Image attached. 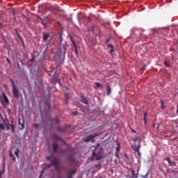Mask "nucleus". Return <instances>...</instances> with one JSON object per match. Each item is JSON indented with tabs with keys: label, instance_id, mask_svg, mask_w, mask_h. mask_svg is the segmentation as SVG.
Wrapping results in <instances>:
<instances>
[{
	"label": "nucleus",
	"instance_id": "obj_1",
	"mask_svg": "<svg viewBox=\"0 0 178 178\" xmlns=\"http://www.w3.org/2000/svg\"><path fill=\"white\" fill-rule=\"evenodd\" d=\"M98 147H99V143L97 144L92 152V159L95 161H99L102 158V155L101 154V153H97V149H98Z\"/></svg>",
	"mask_w": 178,
	"mask_h": 178
},
{
	"label": "nucleus",
	"instance_id": "obj_2",
	"mask_svg": "<svg viewBox=\"0 0 178 178\" xmlns=\"http://www.w3.org/2000/svg\"><path fill=\"white\" fill-rule=\"evenodd\" d=\"M47 159L51 161V165L56 168V170H59V161L58 159L54 158L52 156H48Z\"/></svg>",
	"mask_w": 178,
	"mask_h": 178
},
{
	"label": "nucleus",
	"instance_id": "obj_3",
	"mask_svg": "<svg viewBox=\"0 0 178 178\" xmlns=\"http://www.w3.org/2000/svg\"><path fill=\"white\" fill-rule=\"evenodd\" d=\"M12 90L13 97H15V98H17V99H19L20 98V95H22L19 89H17V88H14L12 89Z\"/></svg>",
	"mask_w": 178,
	"mask_h": 178
},
{
	"label": "nucleus",
	"instance_id": "obj_4",
	"mask_svg": "<svg viewBox=\"0 0 178 178\" xmlns=\"http://www.w3.org/2000/svg\"><path fill=\"white\" fill-rule=\"evenodd\" d=\"M66 175L65 178H73V175H76V170L74 169H70L66 172Z\"/></svg>",
	"mask_w": 178,
	"mask_h": 178
},
{
	"label": "nucleus",
	"instance_id": "obj_5",
	"mask_svg": "<svg viewBox=\"0 0 178 178\" xmlns=\"http://www.w3.org/2000/svg\"><path fill=\"white\" fill-rule=\"evenodd\" d=\"M98 136L97 134H95L94 135H89L86 138H84L85 143H88V141H92L95 137Z\"/></svg>",
	"mask_w": 178,
	"mask_h": 178
},
{
	"label": "nucleus",
	"instance_id": "obj_6",
	"mask_svg": "<svg viewBox=\"0 0 178 178\" xmlns=\"http://www.w3.org/2000/svg\"><path fill=\"white\" fill-rule=\"evenodd\" d=\"M132 149H134V151H135V152H138V151H140V148H141V145H140V144H135L131 146Z\"/></svg>",
	"mask_w": 178,
	"mask_h": 178
},
{
	"label": "nucleus",
	"instance_id": "obj_7",
	"mask_svg": "<svg viewBox=\"0 0 178 178\" xmlns=\"http://www.w3.org/2000/svg\"><path fill=\"white\" fill-rule=\"evenodd\" d=\"M165 161H167V162L169 163L170 166H177L176 162L172 161L170 160V158L167 157V158L165 159Z\"/></svg>",
	"mask_w": 178,
	"mask_h": 178
},
{
	"label": "nucleus",
	"instance_id": "obj_8",
	"mask_svg": "<svg viewBox=\"0 0 178 178\" xmlns=\"http://www.w3.org/2000/svg\"><path fill=\"white\" fill-rule=\"evenodd\" d=\"M2 95H3V100L4 101L5 104H6L7 105L9 104V99L8 98V96H6V95H5V92H2Z\"/></svg>",
	"mask_w": 178,
	"mask_h": 178
},
{
	"label": "nucleus",
	"instance_id": "obj_9",
	"mask_svg": "<svg viewBox=\"0 0 178 178\" xmlns=\"http://www.w3.org/2000/svg\"><path fill=\"white\" fill-rule=\"evenodd\" d=\"M81 102L85 105H88V100L87 99L86 97L81 96Z\"/></svg>",
	"mask_w": 178,
	"mask_h": 178
},
{
	"label": "nucleus",
	"instance_id": "obj_10",
	"mask_svg": "<svg viewBox=\"0 0 178 178\" xmlns=\"http://www.w3.org/2000/svg\"><path fill=\"white\" fill-rule=\"evenodd\" d=\"M5 173V157L3 156V170L0 171V177H2V175Z\"/></svg>",
	"mask_w": 178,
	"mask_h": 178
},
{
	"label": "nucleus",
	"instance_id": "obj_11",
	"mask_svg": "<svg viewBox=\"0 0 178 178\" xmlns=\"http://www.w3.org/2000/svg\"><path fill=\"white\" fill-rule=\"evenodd\" d=\"M50 106H49V102H46L44 103V112H49Z\"/></svg>",
	"mask_w": 178,
	"mask_h": 178
},
{
	"label": "nucleus",
	"instance_id": "obj_12",
	"mask_svg": "<svg viewBox=\"0 0 178 178\" xmlns=\"http://www.w3.org/2000/svg\"><path fill=\"white\" fill-rule=\"evenodd\" d=\"M108 48H111L110 49V54H111V55H113V52H115V49L113 47V44H108L107 45Z\"/></svg>",
	"mask_w": 178,
	"mask_h": 178
},
{
	"label": "nucleus",
	"instance_id": "obj_13",
	"mask_svg": "<svg viewBox=\"0 0 178 178\" xmlns=\"http://www.w3.org/2000/svg\"><path fill=\"white\" fill-rule=\"evenodd\" d=\"M15 34L19 38L22 45H24V40H23V39L22 38V36H20V34H19V32L17 31V29H15Z\"/></svg>",
	"mask_w": 178,
	"mask_h": 178
},
{
	"label": "nucleus",
	"instance_id": "obj_14",
	"mask_svg": "<svg viewBox=\"0 0 178 178\" xmlns=\"http://www.w3.org/2000/svg\"><path fill=\"white\" fill-rule=\"evenodd\" d=\"M140 140H141V137L137 136V137H136V138H134V142L136 144H137V143H138V144H140Z\"/></svg>",
	"mask_w": 178,
	"mask_h": 178
},
{
	"label": "nucleus",
	"instance_id": "obj_15",
	"mask_svg": "<svg viewBox=\"0 0 178 178\" xmlns=\"http://www.w3.org/2000/svg\"><path fill=\"white\" fill-rule=\"evenodd\" d=\"M49 33H43V41H48Z\"/></svg>",
	"mask_w": 178,
	"mask_h": 178
},
{
	"label": "nucleus",
	"instance_id": "obj_16",
	"mask_svg": "<svg viewBox=\"0 0 178 178\" xmlns=\"http://www.w3.org/2000/svg\"><path fill=\"white\" fill-rule=\"evenodd\" d=\"M52 148H53V152H56V151H58V144L53 143Z\"/></svg>",
	"mask_w": 178,
	"mask_h": 178
},
{
	"label": "nucleus",
	"instance_id": "obj_17",
	"mask_svg": "<svg viewBox=\"0 0 178 178\" xmlns=\"http://www.w3.org/2000/svg\"><path fill=\"white\" fill-rule=\"evenodd\" d=\"M106 87H107V95H111V86H109V83H106Z\"/></svg>",
	"mask_w": 178,
	"mask_h": 178
},
{
	"label": "nucleus",
	"instance_id": "obj_18",
	"mask_svg": "<svg viewBox=\"0 0 178 178\" xmlns=\"http://www.w3.org/2000/svg\"><path fill=\"white\" fill-rule=\"evenodd\" d=\"M10 127H11V131L12 133H15V124H13V121H11V124H10Z\"/></svg>",
	"mask_w": 178,
	"mask_h": 178
},
{
	"label": "nucleus",
	"instance_id": "obj_19",
	"mask_svg": "<svg viewBox=\"0 0 178 178\" xmlns=\"http://www.w3.org/2000/svg\"><path fill=\"white\" fill-rule=\"evenodd\" d=\"M131 177L132 178H137V177H138L137 175H136V171L134 170V169L131 170Z\"/></svg>",
	"mask_w": 178,
	"mask_h": 178
},
{
	"label": "nucleus",
	"instance_id": "obj_20",
	"mask_svg": "<svg viewBox=\"0 0 178 178\" xmlns=\"http://www.w3.org/2000/svg\"><path fill=\"white\" fill-rule=\"evenodd\" d=\"M78 19L80 20V19L83 17H86V14L85 13H79L77 16Z\"/></svg>",
	"mask_w": 178,
	"mask_h": 178
},
{
	"label": "nucleus",
	"instance_id": "obj_21",
	"mask_svg": "<svg viewBox=\"0 0 178 178\" xmlns=\"http://www.w3.org/2000/svg\"><path fill=\"white\" fill-rule=\"evenodd\" d=\"M116 152H120V143L117 142V147L115 148Z\"/></svg>",
	"mask_w": 178,
	"mask_h": 178
},
{
	"label": "nucleus",
	"instance_id": "obj_22",
	"mask_svg": "<svg viewBox=\"0 0 178 178\" xmlns=\"http://www.w3.org/2000/svg\"><path fill=\"white\" fill-rule=\"evenodd\" d=\"M70 41L72 44L74 45V48H76V42H74V40L73 39V37L70 36Z\"/></svg>",
	"mask_w": 178,
	"mask_h": 178
},
{
	"label": "nucleus",
	"instance_id": "obj_23",
	"mask_svg": "<svg viewBox=\"0 0 178 178\" xmlns=\"http://www.w3.org/2000/svg\"><path fill=\"white\" fill-rule=\"evenodd\" d=\"M164 65L165 66H166L167 67H170V63L169 61L165 60L164 61Z\"/></svg>",
	"mask_w": 178,
	"mask_h": 178
},
{
	"label": "nucleus",
	"instance_id": "obj_24",
	"mask_svg": "<svg viewBox=\"0 0 178 178\" xmlns=\"http://www.w3.org/2000/svg\"><path fill=\"white\" fill-rule=\"evenodd\" d=\"M10 81H11L12 89L16 88L17 87L15 85V81H13V79H11Z\"/></svg>",
	"mask_w": 178,
	"mask_h": 178
},
{
	"label": "nucleus",
	"instance_id": "obj_25",
	"mask_svg": "<svg viewBox=\"0 0 178 178\" xmlns=\"http://www.w3.org/2000/svg\"><path fill=\"white\" fill-rule=\"evenodd\" d=\"M19 124L21 126V127H19V130H23V129H24V124L20 123V120H19Z\"/></svg>",
	"mask_w": 178,
	"mask_h": 178
},
{
	"label": "nucleus",
	"instance_id": "obj_26",
	"mask_svg": "<svg viewBox=\"0 0 178 178\" xmlns=\"http://www.w3.org/2000/svg\"><path fill=\"white\" fill-rule=\"evenodd\" d=\"M68 161H70L71 162H74V157L73 156H69L67 158Z\"/></svg>",
	"mask_w": 178,
	"mask_h": 178
},
{
	"label": "nucleus",
	"instance_id": "obj_27",
	"mask_svg": "<svg viewBox=\"0 0 178 178\" xmlns=\"http://www.w3.org/2000/svg\"><path fill=\"white\" fill-rule=\"evenodd\" d=\"M65 103L69 104V98H67V93L65 94Z\"/></svg>",
	"mask_w": 178,
	"mask_h": 178
},
{
	"label": "nucleus",
	"instance_id": "obj_28",
	"mask_svg": "<svg viewBox=\"0 0 178 178\" xmlns=\"http://www.w3.org/2000/svg\"><path fill=\"white\" fill-rule=\"evenodd\" d=\"M3 123H4L5 126H8L9 121L8 120V119H4L3 120Z\"/></svg>",
	"mask_w": 178,
	"mask_h": 178
},
{
	"label": "nucleus",
	"instance_id": "obj_29",
	"mask_svg": "<svg viewBox=\"0 0 178 178\" xmlns=\"http://www.w3.org/2000/svg\"><path fill=\"white\" fill-rule=\"evenodd\" d=\"M74 51L76 56H79V51H77V45L74 47Z\"/></svg>",
	"mask_w": 178,
	"mask_h": 178
},
{
	"label": "nucleus",
	"instance_id": "obj_30",
	"mask_svg": "<svg viewBox=\"0 0 178 178\" xmlns=\"http://www.w3.org/2000/svg\"><path fill=\"white\" fill-rule=\"evenodd\" d=\"M10 156L11 158H13V161H16V158H15V155H13V154L11 153V152H10Z\"/></svg>",
	"mask_w": 178,
	"mask_h": 178
},
{
	"label": "nucleus",
	"instance_id": "obj_31",
	"mask_svg": "<svg viewBox=\"0 0 178 178\" xmlns=\"http://www.w3.org/2000/svg\"><path fill=\"white\" fill-rule=\"evenodd\" d=\"M95 84H96V87H97L98 88H99V87H102V85H101V83L99 82H97Z\"/></svg>",
	"mask_w": 178,
	"mask_h": 178
},
{
	"label": "nucleus",
	"instance_id": "obj_32",
	"mask_svg": "<svg viewBox=\"0 0 178 178\" xmlns=\"http://www.w3.org/2000/svg\"><path fill=\"white\" fill-rule=\"evenodd\" d=\"M0 129L1 130H5V125H3V124H0Z\"/></svg>",
	"mask_w": 178,
	"mask_h": 178
},
{
	"label": "nucleus",
	"instance_id": "obj_33",
	"mask_svg": "<svg viewBox=\"0 0 178 178\" xmlns=\"http://www.w3.org/2000/svg\"><path fill=\"white\" fill-rule=\"evenodd\" d=\"M148 115V113L145 112L144 113V117H143V119H147V116Z\"/></svg>",
	"mask_w": 178,
	"mask_h": 178
},
{
	"label": "nucleus",
	"instance_id": "obj_34",
	"mask_svg": "<svg viewBox=\"0 0 178 178\" xmlns=\"http://www.w3.org/2000/svg\"><path fill=\"white\" fill-rule=\"evenodd\" d=\"M41 24H42V26H44V27H47V22H43L42 20Z\"/></svg>",
	"mask_w": 178,
	"mask_h": 178
},
{
	"label": "nucleus",
	"instance_id": "obj_35",
	"mask_svg": "<svg viewBox=\"0 0 178 178\" xmlns=\"http://www.w3.org/2000/svg\"><path fill=\"white\" fill-rule=\"evenodd\" d=\"M33 127L38 129V127H40V125L38 124H33Z\"/></svg>",
	"mask_w": 178,
	"mask_h": 178
},
{
	"label": "nucleus",
	"instance_id": "obj_36",
	"mask_svg": "<svg viewBox=\"0 0 178 178\" xmlns=\"http://www.w3.org/2000/svg\"><path fill=\"white\" fill-rule=\"evenodd\" d=\"M15 155H16L17 158H19V150L15 152Z\"/></svg>",
	"mask_w": 178,
	"mask_h": 178
},
{
	"label": "nucleus",
	"instance_id": "obj_37",
	"mask_svg": "<svg viewBox=\"0 0 178 178\" xmlns=\"http://www.w3.org/2000/svg\"><path fill=\"white\" fill-rule=\"evenodd\" d=\"M52 73H54V71H50V72H48L47 74L49 75V76H51Z\"/></svg>",
	"mask_w": 178,
	"mask_h": 178
},
{
	"label": "nucleus",
	"instance_id": "obj_38",
	"mask_svg": "<svg viewBox=\"0 0 178 178\" xmlns=\"http://www.w3.org/2000/svg\"><path fill=\"white\" fill-rule=\"evenodd\" d=\"M109 41H110L109 39H106L104 42H105V44H108V42H109Z\"/></svg>",
	"mask_w": 178,
	"mask_h": 178
},
{
	"label": "nucleus",
	"instance_id": "obj_39",
	"mask_svg": "<svg viewBox=\"0 0 178 178\" xmlns=\"http://www.w3.org/2000/svg\"><path fill=\"white\" fill-rule=\"evenodd\" d=\"M145 124H147V118H143Z\"/></svg>",
	"mask_w": 178,
	"mask_h": 178
},
{
	"label": "nucleus",
	"instance_id": "obj_40",
	"mask_svg": "<svg viewBox=\"0 0 178 178\" xmlns=\"http://www.w3.org/2000/svg\"><path fill=\"white\" fill-rule=\"evenodd\" d=\"M145 67H147V65H143V68H141V70H145Z\"/></svg>",
	"mask_w": 178,
	"mask_h": 178
},
{
	"label": "nucleus",
	"instance_id": "obj_41",
	"mask_svg": "<svg viewBox=\"0 0 178 178\" xmlns=\"http://www.w3.org/2000/svg\"><path fill=\"white\" fill-rule=\"evenodd\" d=\"M55 122H56V123H59V119H58V118H56V119L55 120Z\"/></svg>",
	"mask_w": 178,
	"mask_h": 178
},
{
	"label": "nucleus",
	"instance_id": "obj_42",
	"mask_svg": "<svg viewBox=\"0 0 178 178\" xmlns=\"http://www.w3.org/2000/svg\"><path fill=\"white\" fill-rule=\"evenodd\" d=\"M115 156H117V158H119V152L115 153Z\"/></svg>",
	"mask_w": 178,
	"mask_h": 178
},
{
	"label": "nucleus",
	"instance_id": "obj_43",
	"mask_svg": "<svg viewBox=\"0 0 178 178\" xmlns=\"http://www.w3.org/2000/svg\"><path fill=\"white\" fill-rule=\"evenodd\" d=\"M132 133H136V130L133 129H131Z\"/></svg>",
	"mask_w": 178,
	"mask_h": 178
},
{
	"label": "nucleus",
	"instance_id": "obj_44",
	"mask_svg": "<svg viewBox=\"0 0 178 178\" xmlns=\"http://www.w3.org/2000/svg\"><path fill=\"white\" fill-rule=\"evenodd\" d=\"M57 130H58V131H62V130H60V127H58Z\"/></svg>",
	"mask_w": 178,
	"mask_h": 178
},
{
	"label": "nucleus",
	"instance_id": "obj_45",
	"mask_svg": "<svg viewBox=\"0 0 178 178\" xmlns=\"http://www.w3.org/2000/svg\"><path fill=\"white\" fill-rule=\"evenodd\" d=\"M72 113H73L74 116H76L77 115V113L76 112H73Z\"/></svg>",
	"mask_w": 178,
	"mask_h": 178
},
{
	"label": "nucleus",
	"instance_id": "obj_46",
	"mask_svg": "<svg viewBox=\"0 0 178 178\" xmlns=\"http://www.w3.org/2000/svg\"><path fill=\"white\" fill-rule=\"evenodd\" d=\"M138 152V156H140V155H141V154L140 153V150H138V152Z\"/></svg>",
	"mask_w": 178,
	"mask_h": 178
},
{
	"label": "nucleus",
	"instance_id": "obj_47",
	"mask_svg": "<svg viewBox=\"0 0 178 178\" xmlns=\"http://www.w3.org/2000/svg\"><path fill=\"white\" fill-rule=\"evenodd\" d=\"M161 106H163V102L161 100Z\"/></svg>",
	"mask_w": 178,
	"mask_h": 178
},
{
	"label": "nucleus",
	"instance_id": "obj_48",
	"mask_svg": "<svg viewBox=\"0 0 178 178\" xmlns=\"http://www.w3.org/2000/svg\"><path fill=\"white\" fill-rule=\"evenodd\" d=\"M31 62H34V57L31 58Z\"/></svg>",
	"mask_w": 178,
	"mask_h": 178
},
{
	"label": "nucleus",
	"instance_id": "obj_49",
	"mask_svg": "<svg viewBox=\"0 0 178 178\" xmlns=\"http://www.w3.org/2000/svg\"><path fill=\"white\" fill-rule=\"evenodd\" d=\"M23 93L26 95V91L24 90H23Z\"/></svg>",
	"mask_w": 178,
	"mask_h": 178
},
{
	"label": "nucleus",
	"instance_id": "obj_50",
	"mask_svg": "<svg viewBox=\"0 0 178 178\" xmlns=\"http://www.w3.org/2000/svg\"><path fill=\"white\" fill-rule=\"evenodd\" d=\"M90 17H88V22H90Z\"/></svg>",
	"mask_w": 178,
	"mask_h": 178
},
{
	"label": "nucleus",
	"instance_id": "obj_51",
	"mask_svg": "<svg viewBox=\"0 0 178 178\" xmlns=\"http://www.w3.org/2000/svg\"><path fill=\"white\" fill-rule=\"evenodd\" d=\"M7 130H9V126L8 125L7 126Z\"/></svg>",
	"mask_w": 178,
	"mask_h": 178
},
{
	"label": "nucleus",
	"instance_id": "obj_52",
	"mask_svg": "<svg viewBox=\"0 0 178 178\" xmlns=\"http://www.w3.org/2000/svg\"><path fill=\"white\" fill-rule=\"evenodd\" d=\"M111 73H115V71H111Z\"/></svg>",
	"mask_w": 178,
	"mask_h": 178
},
{
	"label": "nucleus",
	"instance_id": "obj_53",
	"mask_svg": "<svg viewBox=\"0 0 178 178\" xmlns=\"http://www.w3.org/2000/svg\"><path fill=\"white\" fill-rule=\"evenodd\" d=\"M8 112H10V109H8Z\"/></svg>",
	"mask_w": 178,
	"mask_h": 178
},
{
	"label": "nucleus",
	"instance_id": "obj_54",
	"mask_svg": "<svg viewBox=\"0 0 178 178\" xmlns=\"http://www.w3.org/2000/svg\"><path fill=\"white\" fill-rule=\"evenodd\" d=\"M0 116H1V118H2V114L0 113Z\"/></svg>",
	"mask_w": 178,
	"mask_h": 178
},
{
	"label": "nucleus",
	"instance_id": "obj_55",
	"mask_svg": "<svg viewBox=\"0 0 178 178\" xmlns=\"http://www.w3.org/2000/svg\"><path fill=\"white\" fill-rule=\"evenodd\" d=\"M153 127H155V124H153Z\"/></svg>",
	"mask_w": 178,
	"mask_h": 178
},
{
	"label": "nucleus",
	"instance_id": "obj_56",
	"mask_svg": "<svg viewBox=\"0 0 178 178\" xmlns=\"http://www.w3.org/2000/svg\"><path fill=\"white\" fill-rule=\"evenodd\" d=\"M7 62H9V60L7 58Z\"/></svg>",
	"mask_w": 178,
	"mask_h": 178
},
{
	"label": "nucleus",
	"instance_id": "obj_57",
	"mask_svg": "<svg viewBox=\"0 0 178 178\" xmlns=\"http://www.w3.org/2000/svg\"><path fill=\"white\" fill-rule=\"evenodd\" d=\"M40 176H42V172L41 173Z\"/></svg>",
	"mask_w": 178,
	"mask_h": 178
},
{
	"label": "nucleus",
	"instance_id": "obj_58",
	"mask_svg": "<svg viewBox=\"0 0 178 178\" xmlns=\"http://www.w3.org/2000/svg\"><path fill=\"white\" fill-rule=\"evenodd\" d=\"M41 20H42V18H40Z\"/></svg>",
	"mask_w": 178,
	"mask_h": 178
},
{
	"label": "nucleus",
	"instance_id": "obj_59",
	"mask_svg": "<svg viewBox=\"0 0 178 178\" xmlns=\"http://www.w3.org/2000/svg\"><path fill=\"white\" fill-rule=\"evenodd\" d=\"M0 178H2V177L0 176Z\"/></svg>",
	"mask_w": 178,
	"mask_h": 178
}]
</instances>
